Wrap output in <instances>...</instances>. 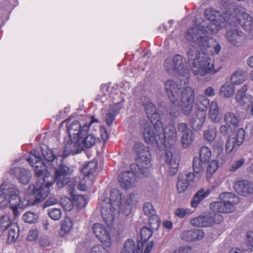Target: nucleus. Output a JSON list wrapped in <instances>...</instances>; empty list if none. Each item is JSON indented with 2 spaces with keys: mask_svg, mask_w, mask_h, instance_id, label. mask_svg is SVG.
<instances>
[{
  "mask_svg": "<svg viewBox=\"0 0 253 253\" xmlns=\"http://www.w3.org/2000/svg\"><path fill=\"white\" fill-rule=\"evenodd\" d=\"M23 220L27 223H33L36 222L38 218V215L31 211L24 213L22 217Z\"/></svg>",
  "mask_w": 253,
  "mask_h": 253,
  "instance_id": "nucleus-48",
  "label": "nucleus"
},
{
  "mask_svg": "<svg viewBox=\"0 0 253 253\" xmlns=\"http://www.w3.org/2000/svg\"><path fill=\"white\" fill-rule=\"evenodd\" d=\"M133 147L137 154L136 163L137 170L134 169L135 171L145 176H148L151 167V156L148 148L141 143H135Z\"/></svg>",
  "mask_w": 253,
  "mask_h": 253,
  "instance_id": "nucleus-7",
  "label": "nucleus"
},
{
  "mask_svg": "<svg viewBox=\"0 0 253 253\" xmlns=\"http://www.w3.org/2000/svg\"><path fill=\"white\" fill-rule=\"evenodd\" d=\"M204 95H205L207 97H213L215 94V90L211 86H209L204 90Z\"/></svg>",
  "mask_w": 253,
  "mask_h": 253,
  "instance_id": "nucleus-62",
  "label": "nucleus"
},
{
  "mask_svg": "<svg viewBox=\"0 0 253 253\" xmlns=\"http://www.w3.org/2000/svg\"><path fill=\"white\" fill-rule=\"evenodd\" d=\"M41 151L44 160H46L47 163H50V165L52 166L53 167H55L54 163L57 158L58 157H61L60 155L55 156L52 150L49 149L46 145L41 147Z\"/></svg>",
  "mask_w": 253,
  "mask_h": 253,
  "instance_id": "nucleus-32",
  "label": "nucleus"
},
{
  "mask_svg": "<svg viewBox=\"0 0 253 253\" xmlns=\"http://www.w3.org/2000/svg\"><path fill=\"white\" fill-rule=\"evenodd\" d=\"M206 112L205 111L198 110L191 116L189 122L192 128L200 130L205 123Z\"/></svg>",
  "mask_w": 253,
  "mask_h": 253,
  "instance_id": "nucleus-27",
  "label": "nucleus"
},
{
  "mask_svg": "<svg viewBox=\"0 0 253 253\" xmlns=\"http://www.w3.org/2000/svg\"><path fill=\"white\" fill-rule=\"evenodd\" d=\"M211 156V150L207 146H203L200 148V159L203 161L208 162Z\"/></svg>",
  "mask_w": 253,
  "mask_h": 253,
  "instance_id": "nucleus-47",
  "label": "nucleus"
},
{
  "mask_svg": "<svg viewBox=\"0 0 253 253\" xmlns=\"http://www.w3.org/2000/svg\"><path fill=\"white\" fill-rule=\"evenodd\" d=\"M175 65V73L182 77H188L189 70L186 65L185 58L180 54H177L173 57Z\"/></svg>",
  "mask_w": 253,
  "mask_h": 253,
  "instance_id": "nucleus-26",
  "label": "nucleus"
},
{
  "mask_svg": "<svg viewBox=\"0 0 253 253\" xmlns=\"http://www.w3.org/2000/svg\"><path fill=\"white\" fill-rule=\"evenodd\" d=\"M48 214L53 220H58L61 217L62 211L58 208H50L48 210Z\"/></svg>",
  "mask_w": 253,
  "mask_h": 253,
  "instance_id": "nucleus-49",
  "label": "nucleus"
},
{
  "mask_svg": "<svg viewBox=\"0 0 253 253\" xmlns=\"http://www.w3.org/2000/svg\"><path fill=\"white\" fill-rule=\"evenodd\" d=\"M122 194L117 189L111 190L110 198L102 200L101 212L105 223L111 226L113 224L115 218L120 212L127 215L130 213L132 205L135 202V195L130 194L126 199L125 204L122 203Z\"/></svg>",
  "mask_w": 253,
  "mask_h": 253,
  "instance_id": "nucleus-6",
  "label": "nucleus"
},
{
  "mask_svg": "<svg viewBox=\"0 0 253 253\" xmlns=\"http://www.w3.org/2000/svg\"><path fill=\"white\" fill-rule=\"evenodd\" d=\"M194 99V89L189 86L185 87L182 91L181 97V109L184 115H188L192 111Z\"/></svg>",
  "mask_w": 253,
  "mask_h": 253,
  "instance_id": "nucleus-11",
  "label": "nucleus"
},
{
  "mask_svg": "<svg viewBox=\"0 0 253 253\" xmlns=\"http://www.w3.org/2000/svg\"><path fill=\"white\" fill-rule=\"evenodd\" d=\"M190 212V210L189 209L178 208L175 211V214L178 217L182 218Z\"/></svg>",
  "mask_w": 253,
  "mask_h": 253,
  "instance_id": "nucleus-58",
  "label": "nucleus"
},
{
  "mask_svg": "<svg viewBox=\"0 0 253 253\" xmlns=\"http://www.w3.org/2000/svg\"><path fill=\"white\" fill-rule=\"evenodd\" d=\"M234 188L236 192L243 196L253 194V184L247 180H239L236 182Z\"/></svg>",
  "mask_w": 253,
  "mask_h": 253,
  "instance_id": "nucleus-24",
  "label": "nucleus"
},
{
  "mask_svg": "<svg viewBox=\"0 0 253 253\" xmlns=\"http://www.w3.org/2000/svg\"><path fill=\"white\" fill-rule=\"evenodd\" d=\"M223 220V217L219 214L210 213L203 216L193 218L191 224L197 227H209L214 223H219Z\"/></svg>",
  "mask_w": 253,
  "mask_h": 253,
  "instance_id": "nucleus-12",
  "label": "nucleus"
},
{
  "mask_svg": "<svg viewBox=\"0 0 253 253\" xmlns=\"http://www.w3.org/2000/svg\"><path fill=\"white\" fill-rule=\"evenodd\" d=\"M91 253H110L104 247L101 245L94 246L91 249Z\"/></svg>",
  "mask_w": 253,
  "mask_h": 253,
  "instance_id": "nucleus-56",
  "label": "nucleus"
},
{
  "mask_svg": "<svg viewBox=\"0 0 253 253\" xmlns=\"http://www.w3.org/2000/svg\"><path fill=\"white\" fill-rule=\"evenodd\" d=\"M245 163V159L241 158L240 160L234 162L229 168L230 171H235L240 168Z\"/></svg>",
  "mask_w": 253,
  "mask_h": 253,
  "instance_id": "nucleus-57",
  "label": "nucleus"
},
{
  "mask_svg": "<svg viewBox=\"0 0 253 253\" xmlns=\"http://www.w3.org/2000/svg\"><path fill=\"white\" fill-rule=\"evenodd\" d=\"M47 178L48 176H46L44 179L45 185L39 183V181H38L35 185H29V190L35 195V199L33 202H31L29 199L22 200L19 196L20 191L16 185L6 182L1 185L2 193L6 194L8 197L9 205L15 217L20 215L18 209H24L28 206L36 205L43 201L47 197L49 193L50 186L53 183V181H49L47 179Z\"/></svg>",
  "mask_w": 253,
  "mask_h": 253,
  "instance_id": "nucleus-3",
  "label": "nucleus"
},
{
  "mask_svg": "<svg viewBox=\"0 0 253 253\" xmlns=\"http://www.w3.org/2000/svg\"><path fill=\"white\" fill-rule=\"evenodd\" d=\"M155 129L159 134L158 146L163 145L165 148L164 160L169 165V173L175 175L179 167V159L175 149L177 141V131L175 126L168 124L165 127L161 120H158L155 123Z\"/></svg>",
  "mask_w": 253,
  "mask_h": 253,
  "instance_id": "nucleus-5",
  "label": "nucleus"
},
{
  "mask_svg": "<svg viewBox=\"0 0 253 253\" xmlns=\"http://www.w3.org/2000/svg\"><path fill=\"white\" fill-rule=\"evenodd\" d=\"M70 139V140L65 146L62 156H61L62 158L67 157L71 154H76L80 153L84 149L81 141V137Z\"/></svg>",
  "mask_w": 253,
  "mask_h": 253,
  "instance_id": "nucleus-16",
  "label": "nucleus"
},
{
  "mask_svg": "<svg viewBox=\"0 0 253 253\" xmlns=\"http://www.w3.org/2000/svg\"><path fill=\"white\" fill-rule=\"evenodd\" d=\"M7 240L9 242H14L19 236V228L15 224H13L7 229Z\"/></svg>",
  "mask_w": 253,
  "mask_h": 253,
  "instance_id": "nucleus-42",
  "label": "nucleus"
},
{
  "mask_svg": "<svg viewBox=\"0 0 253 253\" xmlns=\"http://www.w3.org/2000/svg\"><path fill=\"white\" fill-rule=\"evenodd\" d=\"M164 66L169 73H175V65L174 64L173 59L167 58L164 62Z\"/></svg>",
  "mask_w": 253,
  "mask_h": 253,
  "instance_id": "nucleus-52",
  "label": "nucleus"
},
{
  "mask_svg": "<svg viewBox=\"0 0 253 253\" xmlns=\"http://www.w3.org/2000/svg\"><path fill=\"white\" fill-rule=\"evenodd\" d=\"M218 167V163L216 160L211 161L209 164L207 169V177H210L217 169Z\"/></svg>",
  "mask_w": 253,
  "mask_h": 253,
  "instance_id": "nucleus-50",
  "label": "nucleus"
},
{
  "mask_svg": "<svg viewBox=\"0 0 253 253\" xmlns=\"http://www.w3.org/2000/svg\"><path fill=\"white\" fill-rule=\"evenodd\" d=\"M12 224L8 215H2L0 218V232L2 233L7 231V229H8L9 226Z\"/></svg>",
  "mask_w": 253,
  "mask_h": 253,
  "instance_id": "nucleus-46",
  "label": "nucleus"
},
{
  "mask_svg": "<svg viewBox=\"0 0 253 253\" xmlns=\"http://www.w3.org/2000/svg\"><path fill=\"white\" fill-rule=\"evenodd\" d=\"M97 166V163L96 161H91L88 163L82 169V174L91 176H94V172L95 171Z\"/></svg>",
  "mask_w": 253,
  "mask_h": 253,
  "instance_id": "nucleus-39",
  "label": "nucleus"
},
{
  "mask_svg": "<svg viewBox=\"0 0 253 253\" xmlns=\"http://www.w3.org/2000/svg\"><path fill=\"white\" fill-rule=\"evenodd\" d=\"M9 172L10 174L17 178L22 184H27L30 181L31 177L30 171L25 169L15 167L11 169Z\"/></svg>",
  "mask_w": 253,
  "mask_h": 253,
  "instance_id": "nucleus-23",
  "label": "nucleus"
},
{
  "mask_svg": "<svg viewBox=\"0 0 253 253\" xmlns=\"http://www.w3.org/2000/svg\"><path fill=\"white\" fill-rule=\"evenodd\" d=\"M89 130V126L84 124L81 127L80 122L78 121H74L68 127V130L70 138H76L84 135Z\"/></svg>",
  "mask_w": 253,
  "mask_h": 253,
  "instance_id": "nucleus-19",
  "label": "nucleus"
},
{
  "mask_svg": "<svg viewBox=\"0 0 253 253\" xmlns=\"http://www.w3.org/2000/svg\"><path fill=\"white\" fill-rule=\"evenodd\" d=\"M182 80H180L179 84L178 82H175L173 80H168L165 84V91L170 101L173 104L177 103L179 97V92L182 91L181 90L182 88H185V86H182Z\"/></svg>",
  "mask_w": 253,
  "mask_h": 253,
  "instance_id": "nucleus-14",
  "label": "nucleus"
},
{
  "mask_svg": "<svg viewBox=\"0 0 253 253\" xmlns=\"http://www.w3.org/2000/svg\"><path fill=\"white\" fill-rule=\"evenodd\" d=\"M121 253H142L139 243L136 245L133 240H127L124 244Z\"/></svg>",
  "mask_w": 253,
  "mask_h": 253,
  "instance_id": "nucleus-31",
  "label": "nucleus"
},
{
  "mask_svg": "<svg viewBox=\"0 0 253 253\" xmlns=\"http://www.w3.org/2000/svg\"><path fill=\"white\" fill-rule=\"evenodd\" d=\"M207 163L199 158L194 159L193 167L194 172V173H193L194 178L199 179L203 174L204 168Z\"/></svg>",
  "mask_w": 253,
  "mask_h": 253,
  "instance_id": "nucleus-33",
  "label": "nucleus"
},
{
  "mask_svg": "<svg viewBox=\"0 0 253 253\" xmlns=\"http://www.w3.org/2000/svg\"><path fill=\"white\" fill-rule=\"evenodd\" d=\"M70 205L68 208L66 210L70 211L72 209L73 205L77 207L78 208H84L87 204V201L85 198L82 195H74L72 198V201H71L68 199Z\"/></svg>",
  "mask_w": 253,
  "mask_h": 253,
  "instance_id": "nucleus-35",
  "label": "nucleus"
},
{
  "mask_svg": "<svg viewBox=\"0 0 253 253\" xmlns=\"http://www.w3.org/2000/svg\"><path fill=\"white\" fill-rule=\"evenodd\" d=\"M95 176L85 175L83 174L74 177V182L77 188L80 191H86L94 183Z\"/></svg>",
  "mask_w": 253,
  "mask_h": 253,
  "instance_id": "nucleus-22",
  "label": "nucleus"
},
{
  "mask_svg": "<svg viewBox=\"0 0 253 253\" xmlns=\"http://www.w3.org/2000/svg\"><path fill=\"white\" fill-rule=\"evenodd\" d=\"M226 41L232 45L239 47L241 46L246 39L244 33L238 30H229L225 35Z\"/></svg>",
  "mask_w": 253,
  "mask_h": 253,
  "instance_id": "nucleus-17",
  "label": "nucleus"
},
{
  "mask_svg": "<svg viewBox=\"0 0 253 253\" xmlns=\"http://www.w3.org/2000/svg\"><path fill=\"white\" fill-rule=\"evenodd\" d=\"M205 235L204 232L200 229H193L183 232L181 238L186 241H195L202 239Z\"/></svg>",
  "mask_w": 253,
  "mask_h": 253,
  "instance_id": "nucleus-28",
  "label": "nucleus"
},
{
  "mask_svg": "<svg viewBox=\"0 0 253 253\" xmlns=\"http://www.w3.org/2000/svg\"><path fill=\"white\" fill-rule=\"evenodd\" d=\"M208 116L212 122L218 123L221 119V114L219 111V107L217 103L212 101L209 107Z\"/></svg>",
  "mask_w": 253,
  "mask_h": 253,
  "instance_id": "nucleus-30",
  "label": "nucleus"
},
{
  "mask_svg": "<svg viewBox=\"0 0 253 253\" xmlns=\"http://www.w3.org/2000/svg\"><path fill=\"white\" fill-rule=\"evenodd\" d=\"M201 23V22L197 23L195 27L188 29L186 34V38L192 46L187 53L189 64L197 78L208 74L214 75L219 72L220 68H214L213 58L205 52L217 54L221 48L215 39L205 35L209 34L202 33L198 29Z\"/></svg>",
  "mask_w": 253,
  "mask_h": 253,
  "instance_id": "nucleus-1",
  "label": "nucleus"
},
{
  "mask_svg": "<svg viewBox=\"0 0 253 253\" xmlns=\"http://www.w3.org/2000/svg\"><path fill=\"white\" fill-rule=\"evenodd\" d=\"M194 140V136L192 130L182 135L181 143L183 147L185 148H187L191 145Z\"/></svg>",
  "mask_w": 253,
  "mask_h": 253,
  "instance_id": "nucleus-44",
  "label": "nucleus"
},
{
  "mask_svg": "<svg viewBox=\"0 0 253 253\" xmlns=\"http://www.w3.org/2000/svg\"><path fill=\"white\" fill-rule=\"evenodd\" d=\"M92 230L96 237L106 247H111L112 243L110 233L104 225L99 223H95L92 227Z\"/></svg>",
  "mask_w": 253,
  "mask_h": 253,
  "instance_id": "nucleus-15",
  "label": "nucleus"
},
{
  "mask_svg": "<svg viewBox=\"0 0 253 253\" xmlns=\"http://www.w3.org/2000/svg\"><path fill=\"white\" fill-rule=\"evenodd\" d=\"M248 89V85L244 84L237 91L235 99L242 110L248 114L253 115V96L247 93Z\"/></svg>",
  "mask_w": 253,
  "mask_h": 253,
  "instance_id": "nucleus-9",
  "label": "nucleus"
},
{
  "mask_svg": "<svg viewBox=\"0 0 253 253\" xmlns=\"http://www.w3.org/2000/svg\"><path fill=\"white\" fill-rule=\"evenodd\" d=\"M140 124L145 142L148 144L156 143L158 146L159 134L155 130V126H153L145 119L140 120Z\"/></svg>",
  "mask_w": 253,
  "mask_h": 253,
  "instance_id": "nucleus-13",
  "label": "nucleus"
},
{
  "mask_svg": "<svg viewBox=\"0 0 253 253\" xmlns=\"http://www.w3.org/2000/svg\"><path fill=\"white\" fill-rule=\"evenodd\" d=\"M245 72L243 70L235 71L231 77V82L233 84L239 85L245 81Z\"/></svg>",
  "mask_w": 253,
  "mask_h": 253,
  "instance_id": "nucleus-40",
  "label": "nucleus"
},
{
  "mask_svg": "<svg viewBox=\"0 0 253 253\" xmlns=\"http://www.w3.org/2000/svg\"><path fill=\"white\" fill-rule=\"evenodd\" d=\"M172 253H193V251L191 247L183 246L176 249Z\"/></svg>",
  "mask_w": 253,
  "mask_h": 253,
  "instance_id": "nucleus-59",
  "label": "nucleus"
},
{
  "mask_svg": "<svg viewBox=\"0 0 253 253\" xmlns=\"http://www.w3.org/2000/svg\"><path fill=\"white\" fill-rule=\"evenodd\" d=\"M142 103L144 107L145 114L149 121L153 123L155 121H157L159 120V115L156 106L151 100L148 98L145 97L142 99Z\"/></svg>",
  "mask_w": 253,
  "mask_h": 253,
  "instance_id": "nucleus-18",
  "label": "nucleus"
},
{
  "mask_svg": "<svg viewBox=\"0 0 253 253\" xmlns=\"http://www.w3.org/2000/svg\"><path fill=\"white\" fill-rule=\"evenodd\" d=\"M143 210L145 214L149 216V223L150 224L155 221H158V216L155 214V211L151 203H145L143 205Z\"/></svg>",
  "mask_w": 253,
  "mask_h": 253,
  "instance_id": "nucleus-36",
  "label": "nucleus"
},
{
  "mask_svg": "<svg viewBox=\"0 0 253 253\" xmlns=\"http://www.w3.org/2000/svg\"><path fill=\"white\" fill-rule=\"evenodd\" d=\"M234 91L235 89L232 84L229 83H225L221 86L219 94L221 96L229 98L234 94Z\"/></svg>",
  "mask_w": 253,
  "mask_h": 253,
  "instance_id": "nucleus-38",
  "label": "nucleus"
},
{
  "mask_svg": "<svg viewBox=\"0 0 253 253\" xmlns=\"http://www.w3.org/2000/svg\"><path fill=\"white\" fill-rule=\"evenodd\" d=\"M26 160L34 168L35 174L38 177L44 174V177L42 181H40L39 179L38 180L39 183L45 185L44 179L46 176H48L47 179L49 181L51 180L53 181L52 185L50 186L49 191L54 182H55L58 188L61 189L66 186L70 182V178L68 175L73 173L74 170V167L60 164L58 168L55 167L53 178L51 174V171H49V167L46 168L45 162L42 161V156L37 150H32L29 156L26 158Z\"/></svg>",
  "mask_w": 253,
  "mask_h": 253,
  "instance_id": "nucleus-4",
  "label": "nucleus"
},
{
  "mask_svg": "<svg viewBox=\"0 0 253 253\" xmlns=\"http://www.w3.org/2000/svg\"><path fill=\"white\" fill-rule=\"evenodd\" d=\"M245 136V131L242 128H239L237 132L230 133L228 135L225 146L227 154L235 152L243 144Z\"/></svg>",
  "mask_w": 253,
  "mask_h": 253,
  "instance_id": "nucleus-10",
  "label": "nucleus"
},
{
  "mask_svg": "<svg viewBox=\"0 0 253 253\" xmlns=\"http://www.w3.org/2000/svg\"><path fill=\"white\" fill-rule=\"evenodd\" d=\"M6 194H0V208L4 209L8 207V198Z\"/></svg>",
  "mask_w": 253,
  "mask_h": 253,
  "instance_id": "nucleus-60",
  "label": "nucleus"
},
{
  "mask_svg": "<svg viewBox=\"0 0 253 253\" xmlns=\"http://www.w3.org/2000/svg\"><path fill=\"white\" fill-rule=\"evenodd\" d=\"M211 189L202 188L198 190L195 194L191 202V206L195 208L206 198L208 197L211 192Z\"/></svg>",
  "mask_w": 253,
  "mask_h": 253,
  "instance_id": "nucleus-29",
  "label": "nucleus"
},
{
  "mask_svg": "<svg viewBox=\"0 0 253 253\" xmlns=\"http://www.w3.org/2000/svg\"><path fill=\"white\" fill-rule=\"evenodd\" d=\"M224 121L229 127L236 128L238 126L240 119L233 112H227L224 115Z\"/></svg>",
  "mask_w": 253,
  "mask_h": 253,
  "instance_id": "nucleus-34",
  "label": "nucleus"
},
{
  "mask_svg": "<svg viewBox=\"0 0 253 253\" xmlns=\"http://www.w3.org/2000/svg\"><path fill=\"white\" fill-rule=\"evenodd\" d=\"M100 133L101 137L103 141H105L107 140L108 138V135L106 129L104 127L102 126L100 127Z\"/></svg>",
  "mask_w": 253,
  "mask_h": 253,
  "instance_id": "nucleus-64",
  "label": "nucleus"
},
{
  "mask_svg": "<svg viewBox=\"0 0 253 253\" xmlns=\"http://www.w3.org/2000/svg\"><path fill=\"white\" fill-rule=\"evenodd\" d=\"M81 139L84 148L91 147L97 141L95 136L91 133L88 134V132L86 134L84 133V135H82Z\"/></svg>",
  "mask_w": 253,
  "mask_h": 253,
  "instance_id": "nucleus-37",
  "label": "nucleus"
},
{
  "mask_svg": "<svg viewBox=\"0 0 253 253\" xmlns=\"http://www.w3.org/2000/svg\"><path fill=\"white\" fill-rule=\"evenodd\" d=\"M141 238L143 242H147L152 235V231L149 228L144 227L141 230Z\"/></svg>",
  "mask_w": 253,
  "mask_h": 253,
  "instance_id": "nucleus-51",
  "label": "nucleus"
},
{
  "mask_svg": "<svg viewBox=\"0 0 253 253\" xmlns=\"http://www.w3.org/2000/svg\"><path fill=\"white\" fill-rule=\"evenodd\" d=\"M210 100L204 95L199 94L197 96L196 105L199 107V110H202L206 111L208 106H210Z\"/></svg>",
  "mask_w": 253,
  "mask_h": 253,
  "instance_id": "nucleus-41",
  "label": "nucleus"
},
{
  "mask_svg": "<svg viewBox=\"0 0 253 253\" xmlns=\"http://www.w3.org/2000/svg\"><path fill=\"white\" fill-rule=\"evenodd\" d=\"M178 131L183 134H185L191 131L192 130L188 127L186 123H180L177 125Z\"/></svg>",
  "mask_w": 253,
  "mask_h": 253,
  "instance_id": "nucleus-54",
  "label": "nucleus"
},
{
  "mask_svg": "<svg viewBox=\"0 0 253 253\" xmlns=\"http://www.w3.org/2000/svg\"><path fill=\"white\" fill-rule=\"evenodd\" d=\"M220 202L211 203L210 209L213 212L229 213L235 210V205L240 202L238 196L232 193H224L220 195Z\"/></svg>",
  "mask_w": 253,
  "mask_h": 253,
  "instance_id": "nucleus-8",
  "label": "nucleus"
},
{
  "mask_svg": "<svg viewBox=\"0 0 253 253\" xmlns=\"http://www.w3.org/2000/svg\"><path fill=\"white\" fill-rule=\"evenodd\" d=\"M58 201L55 197H49L44 203L45 207H49L56 204Z\"/></svg>",
  "mask_w": 253,
  "mask_h": 253,
  "instance_id": "nucleus-63",
  "label": "nucleus"
},
{
  "mask_svg": "<svg viewBox=\"0 0 253 253\" xmlns=\"http://www.w3.org/2000/svg\"><path fill=\"white\" fill-rule=\"evenodd\" d=\"M124 101L114 104H110L105 116V122L108 126H110L115 120L116 116L120 113L124 105Z\"/></svg>",
  "mask_w": 253,
  "mask_h": 253,
  "instance_id": "nucleus-25",
  "label": "nucleus"
},
{
  "mask_svg": "<svg viewBox=\"0 0 253 253\" xmlns=\"http://www.w3.org/2000/svg\"><path fill=\"white\" fill-rule=\"evenodd\" d=\"M72 227L73 222L71 219L69 217H65L61 221V235L64 236L65 234L69 232L72 229Z\"/></svg>",
  "mask_w": 253,
  "mask_h": 253,
  "instance_id": "nucleus-43",
  "label": "nucleus"
},
{
  "mask_svg": "<svg viewBox=\"0 0 253 253\" xmlns=\"http://www.w3.org/2000/svg\"><path fill=\"white\" fill-rule=\"evenodd\" d=\"M40 246L43 248H47L51 245V241L49 237L46 235L41 236L39 239Z\"/></svg>",
  "mask_w": 253,
  "mask_h": 253,
  "instance_id": "nucleus-53",
  "label": "nucleus"
},
{
  "mask_svg": "<svg viewBox=\"0 0 253 253\" xmlns=\"http://www.w3.org/2000/svg\"><path fill=\"white\" fill-rule=\"evenodd\" d=\"M135 174L133 171H126L119 175V183L123 189H129L134 184Z\"/></svg>",
  "mask_w": 253,
  "mask_h": 253,
  "instance_id": "nucleus-20",
  "label": "nucleus"
},
{
  "mask_svg": "<svg viewBox=\"0 0 253 253\" xmlns=\"http://www.w3.org/2000/svg\"><path fill=\"white\" fill-rule=\"evenodd\" d=\"M194 175L192 172L182 173L178 175L176 188L178 193H183L187 189L190 183L193 181Z\"/></svg>",
  "mask_w": 253,
  "mask_h": 253,
  "instance_id": "nucleus-21",
  "label": "nucleus"
},
{
  "mask_svg": "<svg viewBox=\"0 0 253 253\" xmlns=\"http://www.w3.org/2000/svg\"><path fill=\"white\" fill-rule=\"evenodd\" d=\"M217 134L216 129L215 127H209L204 133V138L209 142H212Z\"/></svg>",
  "mask_w": 253,
  "mask_h": 253,
  "instance_id": "nucleus-45",
  "label": "nucleus"
},
{
  "mask_svg": "<svg viewBox=\"0 0 253 253\" xmlns=\"http://www.w3.org/2000/svg\"><path fill=\"white\" fill-rule=\"evenodd\" d=\"M175 103H176L173 104L172 103L171 108L169 110V113L172 117L177 118L179 116L180 114V111L179 110V106L175 105Z\"/></svg>",
  "mask_w": 253,
  "mask_h": 253,
  "instance_id": "nucleus-55",
  "label": "nucleus"
},
{
  "mask_svg": "<svg viewBox=\"0 0 253 253\" xmlns=\"http://www.w3.org/2000/svg\"><path fill=\"white\" fill-rule=\"evenodd\" d=\"M204 14L206 19L202 20L198 26V29L204 34H215L228 25H240L246 31H250L253 28V17L241 7L234 8L232 13L226 11L223 14L214 8H208Z\"/></svg>",
  "mask_w": 253,
  "mask_h": 253,
  "instance_id": "nucleus-2",
  "label": "nucleus"
},
{
  "mask_svg": "<svg viewBox=\"0 0 253 253\" xmlns=\"http://www.w3.org/2000/svg\"><path fill=\"white\" fill-rule=\"evenodd\" d=\"M39 235V231L37 229L30 230L28 234L27 239L30 241H33L36 240Z\"/></svg>",
  "mask_w": 253,
  "mask_h": 253,
  "instance_id": "nucleus-61",
  "label": "nucleus"
}]
</instances>
